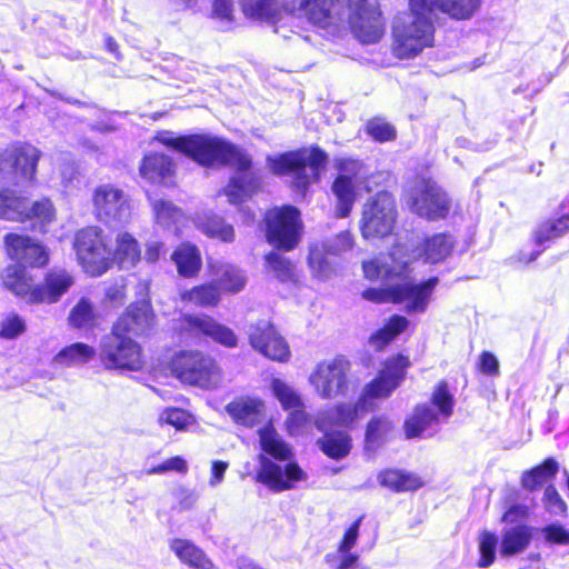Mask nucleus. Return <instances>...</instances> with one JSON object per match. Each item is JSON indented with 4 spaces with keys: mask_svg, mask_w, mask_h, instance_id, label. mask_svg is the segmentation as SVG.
<instances>
[{
    "mask_svg": "<svg viewBox=\"0 0 569 569\" xmlns=\"http://www.w3.org/2000/svg\"><path fill=\"white\" fill-rule=\"evenodd\" d=\"M439 279L431 277L421 283L402 281L392 286L390 291L391 300L395 303L405 302V310L408 313H423L430 301Z\"/></svg>",
    "mask_w": 569,
    "mask_h": 569,
    "instance_id": "nucleus-20",
    "label": "nucleus"
},
{
    "mask_svg": "<svg viewBox=\"0 0 569 569\" xmlns=\"http://www.w3.org/2000/svg\"><path fill=\"white\" fill-rule=\"evenodd\" d=\"M375 409V403H369L366 398L360 396L355 405L341 403L331 409L326 417H318L316 426L319 430L325 431L327 428L325 419L328 418L331 425L349 427L361 419L367 412Z\"/></svg>",
    "mask_w": 569,
    "mask_h": 569,
    "instance_id": "nucleus-24",
    "label": "nucleus"
},
{
    "mask_svg": "<svg viewBox=\"0 0 569 569\" xmlns=\"http://www.w3.org/2000/svg\"><path fill=\"white\" fill-rule=\"evenodd\" d=\"M397 218L396 201L391 193L380 191L370 197L362 208L360 229L362 237H386L391 233Z\"/></svg>",
    "mask_w": 569,
    "mask_h": 569,
    "instance_id": "nucleus-11",
    "label": "nucleus"
},
{
    "mask_svg": "<svg viewBox=\"0 0 569 569\" xmlns=\"http://www.w3.org/2000/svg\"><path fill=\"white\" fill-rule=\"evenodd\" d=\"M327 159L325 151L313 147L284 153L274 159L268 158V162L276 174L291 173L295 188L305 191L318 180L320 171L326 167Z\"/></svg>",
    "mask_w": 569,
    "mask_h": 569,
    "instance_id": "nucleus-5",
    "label": "nucleus"
},
{
    "mask_svg": "<svg viewBox=\"0 0 569 569\" xmlns=\"http://www.w3.org/2000/svg\"><path fill=\"white\" fill-rule=\"evenodd\" d=\"M439 423V418L429 406H418L415 413L406 421V435L415 438L423 435Z\"/></svg>",
    "mask_w": 569,
    "mask_h": 569,
    "instance_id": "nucleus-38",
    "label": "nucleus"
},
{
    "mask_svg": "<svg viewBox=\"0 0 569 569\" xmlns=\"http://www.w3.org/2000/svg\"><path fill=\"white\" fill-rule=\"evenodd\" d=\"M348 0H241L240 4L246 17L274 26L280 33L283 20L295 14L305 17L310 23L326 29L345 21Z\"/></svg>",
    "mask_w": 569,
    "mask_h": 569,
    "instance_id": "nucleus-2",
    "label": "nucleus"
},
{
    "mask_svg": "<svg viewBox=\"0 0 569 569\" xmlns=\"http://www.w3.org/2000/svg\"><path fill=\"white\" fill-rule=\"evenodd\" d=\"M362 516L357 518L345 531L342 539L339 541L338 551H350L357 543L359 538V528L362 521Z\"/></svg>",
    "mask_w": 569,
    "mask_h": 569,
    "instance_id": "nucleus-61",
    "label": "nucleus"
},
{
    "mask_svg": "<svg viewBox=\"0 0 569 569\" xmlns=\"http://www.w3.org/2000/svg\"><path fill=\"white\" fill-rule=\"evenodd\" d=\"M407 203L421 218L435 221L443 219L450 211L447 193L431 179L418 178L408 190Z\"/></svg>",
    "mask_w": 569,
    "mask_h": 569,
    "instance_id": "nucleus-9",
    "label": "nucleus"
},
{
    "mask_svg": "<svg viewBox=\"0 0 569 569\" xmlns=\"http://www.w3.org/2000/svg\"><path fill=\"white\" fill-rule=\"evenodd\" d=\"M306 478V473L297 463H288L282 469L270 459L260 455V470L257 473V480L268 487L273 492L292 489L296 482Z\"/></svg>",
    "mask_w": 569,
    "mask_h": 569,
    "instance_id": "nucleus-21",
    "label": "nucleus"
},
{
    "mask_svg": "<svg viewBox=\"0 0 569 569\" xmlns=\"http://www.w3.org/2000/svg\"><path fill=\"white\" fill-rule=\"evenodd\" d=\"M96 356L93 347L76 342L60 350L53 358L56 365L72 367L89 362Z\"/></svg>",
    "mask_w": 569,
    "mask_h": 569,
    "instance_id": "nucleus-39",
    "label": "nucleus"
},
{
    "mask_svg": "<svg viewBox=\"0 0 569 569\" xmlns=\"http://www.w3.org/2000/svg\"><path fill=\"white\" fill-rule=\"evenodd\" d=\"M7 256L17 262L7 269L19 268L26 271L27 267L42 268L49 261L48 249L38 240L19 233H8L3 238ZM8 273H6V277Z\"/></svg>",
    "mask_w": 569,
    "mask_h": 569,
    "instance_id": "nucleus-17",
    "label": "nucleus"
},
{
    "mask_svg": "<svg viewBox=\"0 0 569 569\" xmlns=\"http://www.w3.org/2000/svg\"><path fill=\"white\" fill-rule=\"evenodd\" d=\"M29 216V201L9 189L0 190V219L24 221Z\"/></svg>",
    "mask_w": 569,
    "mask_h": 569,
    "instance_id": "nucleus-32",
    "label": "nucleus"
},
{
    "mask_svg": "<svg viewBox=\"0 0 569 569\" xmlns=\"http://www.w3.org/2000/svg\"><path fill=\"white\" fill-rule=\"evenodd\" d=\"M408 366V358L401 355L389 359L378 377L365 386L361 397L369 403H375V399L388 398L403 380Z\"/></svg>",
    "mask_w": 569,
    "mask_h": 569,
    "instance_id": "nucleus-18",
    "label": "nucleus"
},
{
    "mask_svg": "<svg viewBox=\"0 0 569 569\" xmlns=\"http://www.w3.org/2000/svg\"><path fill=\"white\" fill-rule=\"evenodd\" d=\"M318 445L326 456L339 460L350 453L351 438L347 432L342 431L326 432L318 440Z\"/></svg>",
    "mask_w": 569,
    "mask_h": 569,
    "instance_id": "nucleus-40",
    "label": "nucleus"
},
{
    "mask_svg": "<svg viewBox=\"0 0 569 569\" xmlns=\"http://www.w3.org/2000/svg\"><path fill=\"white\" fill-rule=\"evenodd\" d=\"M271 388L274 397L279 400L281 406L284 409H292L291 413V422H296L297 425H301L306 420V415L301 407V399L299 395L286 382L280 379H273L271 382Z\"/></svg>",
    "mask_w": 569,
    "mask_h": 569,
    "instance_id": "nucleus-35",
    "label": "nucleus"
},
{
    "mask_svg": "<svg viewBox=\"0 0 569 569\" xmlns=\"http://www.w3.org/2000/svg\"><path fill=\"white\" fill-rule=\"evenodd\" d=\"M267 240L276 248L293 249L300 236V214L295 207L274 208L266 214Z\"/></svg>",
    "mask_w": 569,
    "mask_h": 569,
    "instance_id": "nucleus-16",
    "label": "nucleus"
},
{
    "mask_svg": "<svg viewBox=\"0 0 569 569\" xmlns=\"http://www.w3.org/2000/svg\"><path fill=\"white\" fill-rule=\"evenodd\" d=\"M208 264L212 280L219 290L234 295L244 289L247 277L240 268L220 260H210Z\"/></svg>",
    "mask_w": 569,
    "mask_h": 569,
    "instance_id": "nucleus-26",
    "label": "nucleus"
},
{
    "mask_svg": "<svg viewBox=\"0 0 569 569\" xmlns=\"http://www.w3.org/2000/svg\"><path fill=\"white\" fill-rule=\"evenodd\" d=\"M480 370L489 376H497L499 373V362L496 356L491 352L485 351L480 357Z\"/></svg>",
    "mask_w": 569,
    "mask_h": 569,
    "instance_id": "nucleus-63",
    "label": "nucleus"
},
{
    "mask_svg": "<svg viewBox=\"0 0 569 569\" xmlns=\"http://www.w3.org/2000/svg\"><path fill=\"white\" fill-rule=\"evenodd\" d=\"M378 480L381 486L396 492L411 491L422 486L417 476L400 470H386L378 476Z\"/></svg>",
    "mask_w": 569,
    "mask_h": 569,
    "instance_id": "nucleus-43",
    "label": "nucleus"
},
{
    "mask_svg": "<svg viewBox=\"0 0 569 569\" xmlns=\"http://www.w3.org/2000/svg\"><path fill=\"white\" fill-rule=\"evenodd\" d=\"M368 133L376 140L383 142L396 137L395 128L382 119H373L368 123Z\"/></svg>",
    "mask_w": 569,
    "mask_h": 569,
    "instance_id": "nucleus-57",
    "label": "nucleus"
},
{
    "mask_svg": "<svg viewBox=\"0 0 569 569\" xmlns=\"http://www.w3.org/2000/svg\"><path fill=\"white\" fill-rule=\"evenodd\" d=\"M346 20L362 43H376L383 34V23L377 0H348Z\"/></svg>",
    "mask_w": 569,
    "mask_h": 569,
    "instance_id": "nucleus-13",
    "label": "nucleus"
},
{
    "mask_svg": "<svg viewBox=\"0 0 569 569\" xmlns=\"http://www.w3.org/2000/svg\"><path fill=\"white\" fill-rule=\"evenodd\" d=\"M393 422L389 417L381 415L372 417L366 429L365 446L367 450L375 451L382 447L393 430Z\"/></svg>",
    "mask_w": 569,
    "mask_h": 569,
    "instance_id": "nucleus-36",
    "label": "nucleus"
},
{
    "mask_svg": "<svg viewBox=\"0 0 569 569\" xmlns=\"http://www.w3.org/2000/svg\"><path fill=\"white\" fill-rule=\"evenodd\" d=\"M181 299L199 307H211L220 301V291L212 281L182 292Z\"/></svg>",
    "mask_w": 569,
    "mask_h": 569,
    "instance_id": "nucleus-46",
    "label": "nucleus"
},
{
    "mask_svg": "<svg viewBox=\"0 0 569 569\" xmlns=\"http://www.w3.org/2000/svg\"><path fill=\"white\" fill-rule=\"evenodd\" d=\"M436 14L439 10L451 18L463 20L471 18L480 6V0H425Z\"/></svg>",
    "mask_w": 569,
    "mask_h": 569,
    "instance_id": "nucleus-34",
    "label": "nucleus"
},
{
    "mask_svg": "<svg viewBox=\"0 0 569 569\" xmlns=\"http://www.w3.org/2000/svg\"><path fill=\"white\" fill-rule=\"evenodd\" d=\"M199 228L206 236L223 242H232L234 239L233 227L218 216L208 217Z\"/></svg>",
    "mask_w": 569,
    "mask_h": 569,
    "instance_id": "nucleus-51",
    "label": "nucleus"
},
{
    "mask_svg": "<svg viewBox=\"0 0 569 569\" xmlns=\"http://www.w3.org/2000/svg\"><path fill=\"white\" fill-rule=\"evenodd\" d=\"M435 13L425 0H410V10L393 22V50L401 59L412 58L433 43Z\"/></svg>",
    "mask_w": 569,
    "mask_h": 569,
    "instance_id": "nucleus-3",
    "label": "nucleus"
},
{
    "mask_svg": "<svg viewBox=\"0 0 569 569\" xmlns=\"http://www.w3.org/2000/svg\"><path fill=\"white\" fill-rule=\"evenodd\" d=\"M266 261L280 281L284 282L295 279V266L283 256L272 251L266 256Z\"/></svg>",
    "mask_w": 569,
    "mask_h": 569,
    "instance_id": "nucleus-52",
    "label": "nucleus"
},
{
    "mask_svg": "<svg viewBox=\"0 0 569 569\" xmlns=\"http://www.w3.org/2000/svg\"><path fill=\"white\" fill-rule=\"evenodd\" d=\"M537 528L529 523H517L502 529L499 541L501 558H511L523 553L533 541Z\"/></svg>",
    "mask_w": 569,
    "mask_h": 569,
    "instance_id": "nucleus-23",
    "label": "nucleus"
},
{
    "mask_svg": "<svg viewBox=\"0 0 569 569\" xmlns=\"http://www.w3.org/2000/svg\"><path fill=\"white\" fill-rule=\"evenodd\" d=\"M409 325L407 318L402 316H392L386 326L370 337V343L376 349H381L403 332Z\"/></svg>",
    "mask_w": 569,
    "mask_h": 569,
    "instance_id": "nucleus-47",
    "label": "nucleus"
},
{
    "mask_svg": "<svg viewBox=\"0 0 569 569\" xmlns=\"http://www.w3.org/2000/svg\"><path fill=\"white\" fill-rule=\"evenodd\" d=\"M29 218H37L41 222H51L54 218V208L49 199L34 202L31 207L29 206Z\"/></svg>",
    "mask_w": 569,
    "mask_h": 569,
    "instance_id": "nucleus-59",
    "label": "nucleus"
},
{
    "mask_svg": "<svg viewBox=\"0 0 569 569\" xmlns=\"http://www.w3.org/2000/svg\"><path fill=\"white\" fill-rule=\"evenodd\" d=\"M356 182L353 180H348L345 178H339L335 180L332 184V191L337 197V214L340 218L347 217L353 207L355 202V188Z\"/></svg>",
    "mask_w": 569,
    "mask_h": 569,
    "instance_id": "nucleus-45",
    "label": "nucleus"
},
{
    "mask_svg": "<svg viewBox=\"0 0 569 569\" xmlns=\"http://www.w3.org/2000/svg\"><path fill=\"white\" fill-rule=\"evenodd\" d=\"M169 548L180 562L191 569H217L206 552L189 539L173 538Z\"/></svg>",
    "mask_w": 569,
    "mask_h": 569,
    "instance_id": "nucleus-30",
    "label": "nucleus"
},
{
    "mask_svg": "<svg viewBox=\"0 0 569 569\" xmlns=\"http://www.w3.org/2000/svg\"><path fill=\"white\" fill-rule=\"evenodd\" d=\"M262 450L278 460H288L291 457L290 447L276 432L273 427L264 426L259 430Z\"/></svg>",
    "mask_w": 569,
    "mask_h": 569,
    "instance_id": "nucleus-44",
    "label": "nucleus"
},
{
    "mask_svg": "<svg viewBox=\"0 0 569 569\" xmlns=\"http://www.w3.org/2000/svg\"><path fill=\"white\" fill-rule=\"evenodd\" d=\"M170 471L186 473L188 471L187 461L182 457L176 456V457H172V458L159 463L158 466H156L151 469H148L146 471V473L147 475H161V473H167Z\"/></svg>",
    "mask_w": 569,
    "mask_h": 569,
    "instance_id": "nucleus-58",
    "label": "nucleus"
},
{
    "mask_svg": "<svg viewBox=\"0 0 569 569\" xmlns=\"http://www.w3.org/2000/svg\"><path fill=\"white\" fill-rule=\"evenodd\" d=\"M93 209L102 222L112 227L127 224L132 208L129 196L111 183L101 184L93 192Z\"/></svg>",
    "mask_w": 569,
    "mask_h": 569,
    "instance_id": "nucleus-14",
    "label": "nucleus"
},
{
    "mask_svg": "<svg viewBox=\"0 0 569 569\" xmlns=\"http://www.w3.org/2000/svg\"><path fill=\"white\" fill-rule=\"evenodd\" d=\"M498 538L495 532L482 530L478 535L479 558L477 566L479 568H488L496 561Z\"/></svg>",
    "mask_w": 569,
    "mask_h": 569,
    "instance_id": "nucleus-50",
    "label": "nucleus"
},
{
    "mask_svg": "<svg viewBox=\"0 0 569 569\" xmlns=\"http://www.w3.org/2000/svg\"><path fill=\"white\" fill-rule=\"evenodd\" d=\"M213 14L216 18L230 22L232 20L231 0H213Z\"/></svg>",
    "mask_w": 569,
    "mask_h": 569,
    "instance_id": "nucleus-64",
    "label": "nucleus"
},
{
    "mask_svg": "<svg viewBox=\"0 0 569 569\" xmlns=\"http://www.w3.org/2000/svg\"><path fill=\"white\" fill-rule=\"evenodd\" d=\"M173 172L172 160L162 153H151L143 158L140 174L150 182H162Z\"/></svg>",
    "mask_w": 569,
    "mask_h": 569,
    "instance_id": "nucleus-31",
    "label": "nucleus"
},
{
    "mask_svg": "<svg viewBox=\"0 0 569 569\" xmlns=\"http://www.w3.org/2000/svg\"><path fill=\"white\" fill-rule=\"evenodd\" d=\"M186 322L191 331L209 337L214 342L226 348H234L238 345L236 333L230 328L217 322L211 317L189 316L186 318Z\"/></svg>",
    "mask_w": 569,
    "mask_h": 569,
    "instance_id": "nucleus-25",
    "label": "nucleus"
},
{
    "mask_svg": "<svg viewBox=\"0 0 569 569\" xmlns=\"http://www.w3.org/2000/svg\"><path fill=\"white\" fill-rule=\"evenodd\" d=\"M41 152L29 143L14 144L0 153V174L8 183L23 186L33 180Z\"/></svg>",
    "mask_w": 569,
    "mask_h": 569,
    "instance_id": "nucleus-12",
    "label": "nucleus"
},
{
    "mask_svg": "<svg viewBox=\"0 0 569 569\" xmlns=\"http://www.w3.org/2000/svg\"><path fill=\"white\" fill-rule=\"evenodd\" d=\"M355 240L349 231H342L310 246L308 266L315 278L326 281L337 272L332 258L341 257L353 248Z\"/></svg>",
    "mask_w": 569,
    "mask_h": 569,
    "instance_id": "nucleus-10",
    "label": "nucleus"
},
{
    "mask_svg": "<svg viewBox=\"0 0 569 569\" xmlns=\"http://www.w3.org/2000/svg\"><path fill=\"white\" fill-rule=\"evenodd\" d=\"M229 416L238 423L246 427L260 425L266 419L263 401L257 398H239L226 407Z\"/></svg>",
    "mask_w": 569,
    "mask_h": 569,
    "instance_id": "nucleus-29",
    "label": "nucleus"
},
{
    "mask_svg": "<svg viewBox=\"0 0 569 569\" xmlns=\"http://www.w3.org/2000/svg\"><path fill=\"white\" fill-rule=\"evenodd\" d=\"M74 249L82 268L90 276L104 273L111 266V249L98 227H88L76 234Z\"/></svg>",
    "mask_w": 569,
    "mask_h": 569,
    "instance_id": "nucleus-7",
    "label": "nucleus"
},
{
    "mask_svg": "<svg viewBox=\"0 0 569 569\" xmlns=\"http://www.w3.org/2000/svg\"><path fill=\"white\" fill-rule=\"evenodd\" d=\"M73 277L64 269L50 270L42 284H34L33 278L19 268L9 269L3 279L4 287L27 303H54L73 284Z\"/></svg>",
    "mask_w": 569,
    "mask_h": 569,
    "instance_id": "nucleus-4",
    "label": "nucleus"
},
{
    "mask_svg": "<svg viewBox=\"0 0 569 569\" xmlns=\"http://www.w3.org/2000/svg\"><path fill=\"white\" fill-rule=\"evenodd\" d=\"M391 263L380 266L377 260L365 261L362 269L367 279L402 277L408 271L410 259L405 258V246L397 244L390 252Z\"/></svg>",
    "mask_w": 569,
    "mask_h": 569,
    "instance_id": "nucleus-28",
    "label": "nucleus"
},
{
    "mask_svg": "<svg viewBox=\"0 0 569 569\" xmlns=\"http://www.w3.org/2000/svg\"><path fill=\"white\" fill-rule=\"evenodd\" d=\"M26 321L14 312L6 315L0 322V337L14 339L26 331Z\"/></svg>",
    "mask_w": 569,
    "mask_h": 569,
    "instance_id": "nucleus-53",
    "label": "nucleus"
},
{
    "mask_svg": "<svg viewBox=\"0 0 569 569\" xmlns=\"http://www.w3.org/2000/svg\"><path fill=\"white\" fill-rule=\"evenodd\" d=\"M252 348L274 361H287L290 357L289 346L267 320H260L248 329Z\"/></svg>",
    "mask_w": 569,
    "mask_h": 569,
    "instance_id": "nucleus-19",
    "label": "nucleus"
},
{
    "mask_svg": "<svg viewBox=\"0 0 569 569\" xmlns=\"http://www.w3.org/2000/svg\"><path fill=\"white\" fill-rule=\"evenodd\" d=\"M149 200L158 224L164 228H170L172 226L177 227L182 222V210L171 201L151 196H149Z\"/></svg>",
    "mask_w": 569,
    "mask_h": 569,
    "instance_id": "nucleus-42",
    "label": "nucleus"
},
{
    "mask_svg": "<svg viewBox=\"0 0 569 569\" xmlns=\"http://www.w3.org/2000/svg\"><path fill=\"white\" fill-rule=\"evenodd\" d=\"M139 260L138 241L128 232L119 233L116 250H111V262L116 261L122 269H129L134 267Z\"/></svg>",
    "mask_w": 569,
    "mask_h": 569,
    "instance_id": "nucleus-33",
    "label": "nucleus"
},
{
    "mask_svg": "<svg viewBox=\"0 0 569 569\" xmlns=\"http://www.w3.org/2000/svg\"><path fill=\"white\" fill-rule=\"evenodd\" d=\"M530 510L523 505H511L501 516V522L513 526L517 523H527L526 520L529 518Z\"/></svg>",
    "mask_w": 569,
    "mask_h": 569,
    "instance_id": "nucleus-60",
    "label": "nucleus"
},
{
    "mask_svg": "<svg viewBox=\"0 0 569 569\" xmlns=\"http://www.w3.org/2000/svg\"><path fill=\"white\" fill-rule=\"evenodd\" d=\"M569 230V214L541 223L535 231V242L541 246L547 241L562 236Z\"/></svg>",
    "mask_w": 569,
    "mask_h": 569,
    "instance_id": "nucleus-49",
    "label": "nucleus"
},
{
    "mask_svg": "<svg viewBox=\"0 0 569 569\" xmlns=\"http://www.w3.org/2000/svg\"><path fill=\"white\" fill-rule=\"evenodd\" d=\"M161 144L181 151L202 166L226 164L237 170L223 192L230 203L244 201L260 186V179L251 170V159L241 149L209 134L176 137L162 131L156 136Z\"/></svg>",
    "mask_w": 569,
    "mask_h": 569,
    "instance_id": "nucleus-1",
    "label": "nucleus"
},
{
    "mask_svg": "<svg viewBox=\"0 0 569 569\" xmlns=\"http://www.w3.org/2000/svg\"><path fill=\"white\" fill-rule=\"evenodd\" d=\"M178 272L183 277L194 276L201 267V257L198 248L190 243H182L172 253Z\"/></svg>",
    "mask_w": 569,
    "mask_h": 569,
    "instance_id": "nucleus-37",
    "label": "nucleus"
},
{
    "mask_svg": "<svg viewBox=\"0 0 569 569\" xmlns=\"http://www.w3.org/2000/svg\"><path fill=\"white\" fill-rule=\"evenodd\" d=\"M432 403L438 407L439 412L448 418L452 413L453 398L448 390V385L445 381L439 382L432 393Z\"/></svg>",
    "mask_w": 569,
    "mask_h": 569,
    "instance_id": "nucleus-54",
    "label": "nucleus"
},
{
    "mask_svg": "<svg viewBox=\"0 0 569 569\" xmlns=\"http://www.w3.org/2000/svg\"><path fill=\"white\" fill-rule=\"evenodd\" d=\"M455 247V239L451 234L437 233L426 238L420 246H417L410 253L405 248V258L422 259L427 263H440L451 256Z\"/></svg>",
    "mask_w": 569,
    "mask_h": 569,
    "instance_id": "nucleus-22",
    "label": "nucleus"
},
{
    "mask_svg": "<svg viewBox=\"0 0 569 569\" xmlns=\"http://www.w3.org/2000/svg\"><path fill=\"white\" fill-rule=\"evenodd\" d=\"M545 539L550 543L569 545V531L561 525L551 523L543 529Z\"/></svg>",
    "mask_w": 569,
    "mask_h": 569,
    "instance_id": "nucleus-62",
    "label": "nucleus"
},
{
    "mask_svg": "<svg viewBox=\"0 0 569 569\" xmlns=\"http://www.w3.org/2000/svg\"><path fill=\"white\" fill-rule=\"evenodd\" d=\"M350 369L349 360L345 357H336L330 361L319 363L310 375L309 381L323 399L345 396L350 388L348 378Z\"/></svg>",
    "mask_w": 569,
    "mask_h": 569,
    "instance_id": "nucleus-15",
    "label": "nucleus"
},
{
    "mask_svg": "<svg viewBox=\"0 0 569 569\" xmlns=\"http://www.w3.org/2000/svg\"><path fill=\"white\" fill-rule=\"evenodd\" d=\"M337 168L339 170V178L353 180L358 183L363 177V164L355 159H341L338 161Z\"/></svg>",
    "mask_w": 569,
    "mask_h": 569,
    "instance_id": "nucleus-56",
    "label": "nucleus"
},
{
    "mask_svg": "<svg viewBox=\"0 0 569 569\" xmlns=\"http://www.w3.org/2000/svg\"><path fill=\"white\" fill-rule=\"evenodd\" d=\"M191 416L178 408H169L161 412L159 417L160 423H167L174 427L177 430H183L191 423Z\"/></svg>",
    "mask_w": 569,
    "mask_h": 569,
    "instance_id": "nucleus-55",
    "label": "nucleus"
},
{
    "mask_svg": "<svg viewBox=\"0 0 569 569\" xmlns=\"http://www.w3.org/2000/svg\"><path fill=\"white\" fill-rule=\"evenodd\" d=\"M558 469V462L553 458H548L540 466L526 471L521 477V485L525 489L533 491L547 483Z\"/></svg>",
    "mask_w": 569,
    "mask_h": 569,
    "instance_id": "nucleus-41",
    "label": "nucleus"
},
{
    "mask_svg": "<svg viewBox=\"0 0 569 569\" xmlns=\"http://www.w3.org/2000/svg\"><path fill=\"white\" fill-rule=\"evenodd\" d=\"M69 323L73 328L89 329L94 326L96 311L91 301L87 298H81L78 303L71 309L69 315Z\"/></svg>",
    "mask_w": 569,
    "mask_h": 569,
    "instance_id": "nucleus-48",
    "label": "nucleus"
},
{
    "mask_svg": "<svg viewBox=\"0 0 569 569\" xmlns=\"http://www.w3.org/2000/svg\"><path fill=\"white\" fill-rule=\"evenodd\" d=\"M172 372L183 382L201 388H214L221 379L216 361L199 351H183L171 360Z\"/></svg>",
    "mask_w": 569,
    "mask_h": 569,
    "instance_id": "nucleus-8",
    "label": "nucleus"
},
{
    "mask_svg": "<svg viewBox=\"0 0 569 569\" xmlns=\"http://www.w3.org/2000/svg\"><path fill=\"white\" fill-rule=\"evenodd\" d=\"M153 321L149 302L146 300L132 303L114 323V330L126 333L141 335L147 331Z\"/></svg>",
    "mask_w": 569,
    "mask_h": 569,
    "instance_id": "nucleus-27",
    "label": "nucleus"
},
{
    "mask_svg": "<svg viewBox=\"0 0 569 569\" xmlns=\"http://www.w3.org/2000/svg\"><path fill=\"white\" fill-rule=\"evenodd\" d=\"M99 358L104 368L110 370L138 371L143 366L140 345L114 328L101 339Z\"/></svg>",
    "mask_w": 569,
    "mask_h": 569,
    "instance_id": "nucleus-6",
    "label": "nucleus"
}]
</instances>
